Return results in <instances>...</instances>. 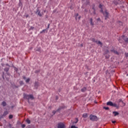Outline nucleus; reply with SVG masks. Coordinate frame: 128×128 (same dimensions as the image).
<instances>
[{
    "label": "nucleus",
    "mask_w": 128,
    "mask_h": 128,
    "mask_svg": "<svg viewBox=\"0 0 128 128\" xmlns=\"http://www.w3.org/2000/svg\"><path fill=\"white\" fill-rule=\"evenodd\" d=\"M24 98H26V100H34V96L32 94H24Z\"/></svg>",
    "instance_id": "f257e3e1"
},
{
    "label": "nucleus",
    "mask_w": 128,
    "mask_h": 128,
    "mask_svg": "<svg viewBox=\"0 0 128 128\" xmlns=\"http://www.w3.org/2000/svg\"><path fill=\"white\" fill-rule=\"evenodd\" d=\"M90 120H92L93 122H96V120H98V118L96 116L94 115H90Z\"/></svg>",
    "instance_id": "f03ea898"
},
{
    "label": "nucleus",
    "mask_w": 128,
    "mask_h": 128,
    "mask_svg": "<svg viewBox=\"0 0 128 128\" xmlns=\"http://www.w3.org/2000/svg\"><path fill=\"white\" fill-rule=\"evenodd\" d=\"M60 110H64V108L62 107H60L56 111V110H53L52 112V114H56V112H60Z\"/></svg>",
    "instance_id": "7ed1b4c3"
},
{
    "label": "nucleus",
    "mask_w": 128,
    "mask_h": 128,
    "mask_svg": "<svg viewBox=\"0 0 128 128\" xmlns=\"http://www.w3.org/2000/svg\"><path fill=\"white\" fill-rule=\"evenodd\" d=\"M57 128H64V124L62 122L58 123L57 124Z\"/></svg>",
    "instance_id": "20e7f679"
},
{
    "label": "nucleus",
    "mask_w": 128,
    "mask_h": 128,
    "mask_svg": "<svg viewBox=\"0 0 128 128\" xmlns=\"http://www.w3.org/2000/svg\"><path fill=\"white\" fill-rule=\"evenodd\" d=\"M102 12H103L104 16L106 17V20L108 18V13L106 10L104 12H103L102 9H101Z\"/></svg>",
    "instance_id": "39448f33"
},
{
    "label": "nucleus",
    "mask_w": 128,
    "mask_h": 128,
    "mask_svg": "<svg viewBox=\"0 0 128 128\" xmlns=\"http://www.w3.org/2000/svg\"><path fill=\"white\" fill-rule=\"evenodd\" d=\"M36 14H37L39 16H42L44 14V13L40 12V10H36Z\"/></svg>",
    "instance_id": "423d86ee"
},
{
    "label": "nucleus",
    "mask_w": 128,
    "mask_h": 128,
    "mask_svg": "<svg viewBox=\"0 0 128 128\" xmlns=\"http://www.w3.org/2000/svg\"><path fill=\"white\" fill-rule=\"evenodd\" d=\"M114 103L112 102H108L106 103L107 106H112V104Z\"/></svg>",
    "instance_id": "0eeeda50"
},
{
    "label": "nucleus",
    "mask_w": 128,
    "mask_h": 128,
    "mask_svg": "<svg viewBox=\"0 0 128 128\" xmlns=\"http://www.w3.org/2000/svg\"><path fill=\"white\" fill-rule=\"evenodd\" d=\"M112 52H113L114 54H118V51H116L114 50H111Z\"/></svg>",
    "instance_id": "6e6552de"
},
{
    "label": "nucleus",
    "mask_w": 128,
    "mask_h": 128,
    "mask_svg": "<svg viewBox=\"0 0 128 128\" xmlns=\"http://www.w3.org/2000/svg\"><path fill=\"white\" fill-rule=\"evenodd\" d=\"M90 20L91 26H94V22H92V18H90Z\"/></svg>",
    "instance_id": "1a4fd4ad"
},
{
    "label": "nucleus",
    "mask_w": 128,
    "mask_h": 128,
    "mask_svg": "<svg viewBox=\"0 0 128 128\" xmlns=\"http://www.w3.org/2000/svg\"><path fill=\"white\" fill-rule=\"evenodd\" d=\"M97 44H100V46H102V42L100 40L97 41L96 42Z\"/></svg>",
    "instance_id": "9d476101"
},
{
    "label": "nucleus",
    "mask_w": 128,
    "mask_h": 128,
    "mask_svg": "<svg viewBox=\"0 0 128 128\" xmlns=\"http://www.w3.org/2000/svg\"><path fill=\"white\" fill-rule=\"evenodd\" d=\"M86 87H84L81 89V92H86Z\"/></svg>",
    "instance_id": "9b49d317"
},
{
    "label": "nucleus",
    "mask_w": 128,
    "mask_h": 128,
    "mask_svg": "<svg viewBox=\"0 0 128 128\" xmlns=\"http://www.w3.org/2000/svg\"><path fill=\"white\" fill-rule=\"evenodd\" d=\"M113 114H114V116H118V114H119L118 112H114Z\"/></svg>",
    "instance_id": "f8f14e48"
},
{
    "label": "nucleus",
    "mask_w": 128,
    "mask_h": 128,
    "mask_svg": "<svg viewBox=\"0 0 128 128\" xmlns=\"http://www.w3.org/2000/svg\"><path fill=\"white\" fill-rule=\"evenodd\" d=\"M7 114H8V112L5 111L3 114L4 116H6Z\"/></svg>",
    "instance_id": "ddd939ff"
},
{
    "label": "nucleus",
    "mask_w": 128,
    "mask_h": 128,
    "mask_svg": "<svg viewBox=\"0 0 128 128\" xmlns=\"http://www.w3.org/2000/svg\"><path fill=\"white\" fill-rule=\"evenodd\" d=\"M82 118H88V114H83Z\"/></svg>",
    "instance_id": "4468645a"
},
{
    "label": "nucleus",
    "mask_w": 128,
    "mask_h": 128,
    "mask_svg": "<svg viewBox=\"0 0 128 128\" xmlns=\"http://www.w3.org/2000/svg\"><path fill=\"white\" fill-rule=\"evenodd\" d=\"M2 106H6V102L4 101L2 102Z\"/></svg>",
    "instance_id": "2eb2a0df"
},
{
    "label": "nucleus",
    "mask_w": 128,
    "mask_h": 128,
    "mask_svg": "<svg viewBox=\"0 0 128 128\" xmlns=\"http://www.w3.org/2000/svg\"><path fill=\"white\" fill-rule=\"evenodd\" d=\"M92 40L93 42H96V44L98 42V40H96L94 38H92Z\"/></svg>",
    "instance_id": "dca6fc26"
},
{
    "label": "nucleus",
    "mask_w": 128,
    "mask_h": 128,
    "mask_svg": "<svg viewBox=\"0 0 128 128\" xmlns=\"http://www.w3.org/2000/svg\"><path fill=\"white\" fill-rule=\"evenodd\" d=\"M26 122H27V124H30V120H28V119H27L26 120Z\"/></svg>",
    "instance_id": "f3484780"
},
{
    "label": "nucleus",
    "mask_w": 128,
    "mask_h": 128,
    "mask_svg": "<svg viewBox=\"0 0 128 128\" xmlns=\"http://www.w3.org/2000/svg\"><path fill=\"white\" fill-rule=\"evenodd\" d=\"M112 106H114V108H118V105H116V104L115 103H113Z\"/></svg>",
    "instance_id": "a211bd4d"
},
{
    "label": "nucleus",
    "mask_w": 128,
    "mask_h": 128,
    "mask_svg": "<svg viewBox=\"0 0 128 128\" xmlns=\"http://www.w3.org/2000/svg\"><path fill=\"white\" fill-rule=\"evenodd\" d=\"M30 79L28 78L26 80V82H30Z\"/></svg>",
    "instance_id": "6ab92c4d"
},
{
    "label": "nucleus",
    "mask_w": 128,
    "mask_h": 128,
    "mask_svg": "<svg viewBox=\"0 0 128 128\" xmlns=\"http://www.w3.org/2000/svg\"><path fill=\"white\" fill-rule=\"evenodd\" d=\"M12 118H14V116L10 114L9 116V118L10 120H12Z\"/></svg>",
    "instance_id": "aec40b11"
},
{
    "label": "nucleus",
    "mask_w": 128,
    "mask_h": 128,
    "mask_svg": "<svg viewBox=\"0 0 128 128\" xmlns=\"http://www.w3.org/2000/svg\"><path fill=\"white\" fill-rule=\"evenodd\" d=\"M34 26H31L30 28L29 29V30H34Z\"/></svg>",
    "instance_id": "412c9836"
},
{
    "label": "nucleus",
    "mask_w": 128,
    "mask_h": 128,
    "mask_svg": "<svg viewBox=\"0 0 128 128\" xmlns=\"http://www.w3.org/2000/svg\"><path fill=\"white\" fill-rule=\"evenodd\" d=\"M8 70H9L8 68H5L4 69V70L5 72H8Z\"/></svg>",
    "instance_id": "4be33fe9"
},
{
    "label": "nucleus",
    "mask_w": 128,
    "mask_h": 128,
    "mask_svg": "<svg viewBox=\"0 0 128 128\" xmlns=\"http://www.w3.org/2000/svg\"><path fill=\"white\" fill-rule=\"evenodd\" d=\"M78 122V118H76V122H75L74 124H77Z\"/></svg>",
    "instance_id": "5701e85b"
},
{
    "label": "nucleus",
    "mask_w": 128,
    "mask_h": 128,
    "mask_svg": "<svg viewBox=\"0 0 128 128\" xmlns=\"http://www.w3.org/2000/svg\"><path fill=\"white\" fill-rule=\"evenodd\" d=\"M22 128H26V124H22Z\"/></svg>",
    "instance_id": "b1692460"
},
{
    "label": "nucleus",
    "mask_w": 128,
    "mask_h": 128,
    "mask_svg": "<svg viewBox=\"0 0 128 128\" xmlns=\"http://www.w3.org/2000/svg\"><path fill=\"white\" fill-rule=\"evenodd\" d=\"M104 110H108L109 109L108 107H104Z\"/></svg>",
    "instance_id": "393cba45"
},
{
    "label": "nucleus",
    "mask_w": 128,
    "mask_h": 128,
    "mask_svg": "<svg viewBox=\"0 0 128 128\" xmlns=\"http://www.w3.org/2000/svg\"><path fill=\"white\" fill-rule=\"evenodd\" d=\"M71 128H78V127H76V126H71Z\"/></svg>",
    "instance_id": "a878e982"
},
{
    "label": "nucleus",
    "mask_w": 128,
    "mask_h": 128,
    "mask_svg": "<svg viewBox=\"0 0 128 128\" xmlns=\"http://www.w3.org/2000/svg\"><path fill=\"white\" fill-rule=\"evenodd\" d=\"M92 12H96V10L94 9V8L93 7L92 9Z\"/></svg>",
    "instance_id": "bb28decb"
},
{
    "label": "nucleus",
    "mask_w": 128,
    "mask_h": 128,
    "mask_svg": "<svg viewBox=\"0 0 128 128\" xmlns=\"http://www.w3.org/2000/svg\"><path fill=\"white\" fill-rule=\"evenodd\" d=\"M124 39L125 40V42H128V38H124Z\"/></svg>",
    "instance_id": "cd10ccee"
},
{
    "label": "nucleus",
    "mask_w": 128,
    "mask_h": 128,
    "mask_svg": "<svg viewBox=\"0 0 128 128\" xmlns=\"http://www.w3.org/2000/svg\"><path fill=\"white\" fill-rule=\"evenodd\" d=\"M20 84H24V82L20 81Z\"/></svg>",
    "instance_id": "c85d7f7f"
},
{
    "label": "nucleus",
    "mask_w": 128,
    "mask_h": 128,
    "mask_svg": "<svg viewBox=\"0 0 128 128\" xmlns=\"http://www.w3.org/2000/svg\"><path fill=\"white\" fill-rule=\"evenodd\" d=\"M44 32H46V30H43L42 31L40 32V34H42Z\"/></svg>",
    "instance_id": "c756f323"
},
{
    "label": "nucleus",
    "mask_w": 128,
    "mask_h": 128,
    "mask_svg": "<svg viewBox=\"0 0 128 128\" xmlns=\"http://www.w3.org/2000/svg\"><path fill=\"white\" fill-rule=\"evenodd\" d=\"M97 20H98V22H100V18H98L97 19Z\"/></svg>",
    "instance_id": "7c9ffc66"
},
{
    "label": "nucleus",
    "mask_w": 128,
    "mask_h": 128,
    "mask_svg": "<svg viewBox=\"0 0 128 128\" xmlns=\"http://www.w3.org/2000/svg\"><path fill=\"white\" fill-rule=\"evenodd\" d=\"M125 54H126V57L128 56V53H126Z\"/></svg>",
    "instance_id": "2f4dec72"
},
{
    "label": "nucleus",
    "mask_w": 128,
    "mask_h": 128,
    "mask_svg": "<svg viewBox=\"0 0 128 128\" xmlns=\"http://www.w3.org/2000/svg\"><path fill=\"white\" fill-rule=\"evenodd\" d=\"M23 78L24 80H26V76H23Z\"/></svg>",
    "instance_id": "473e14b6"
},
{
    "label": "nucleus",
    "mask_w": 128,
    "mask_h": 128,
    "mask_svg": "<svg viewBox=\"0 0 128 128\" xmlns=\"http://www.w3.org/2000/svg\"><path fill=\"white\" fill-rule=\"evenodd\" d=\"M102 4H100V8H102Z\"/></svg>",
    "instance_id": "72a5a7b5"
},
{
    "label": "nucleus",
    "mask_w": 128,
    "mask_h": 128,
    "mask_svg": "<svg viewBox=\"0 0 128 128\" xmlns=\"http://www.w3.org/2000/svg\"><path fill=\"white\" fill-rule=\"evenodd\" d=\"M112 124H116V121H112Z\"/></svg>",
    "instance_id": "f704fd0d"
},
{
    "label": "nucleus",
    "mask_w": 128,
    "mask_h": 128,
    "mask_svg": "<svg viewBox=\"0 0 128 128\" xmlns=\"http://www.w3.org/2000/svg\"><path fill=\"white\" fill-rule=\"evenodd\" d=\"M47 28H50V24H48Z\"/></svg>",
    "instance_id": "c9c22d12"
},
{
    "label": "nucleus",
    "mask_w": 128,
    "mask_h": 128,
    "mask_svg": "<svg viewBox=\"0 0 128 128\" xmlns=\"http://www.w3.org/2000/svg\"><path fill=\"white\" fill-rule=\"evenodd\" d=\"M56 100H58V96H56Z\"/></svg>",
    "instance_id": "e433bc0d"
},
{
    "label": "nucleus",
    "mask_w": 128,
    "mask_h": 128,
    "mask_svg": "<svg viewBox=\"0 0 128 128\" xmlns=\"http://www.w3.org/2000/svg\"><path fill=\"white\" fill-rule=\"evenodd\" d=\"M106 54H108V50H107L106 51Z\"/></svg>",
    "instance_id": "4c0bfd02"
},
{
    "label": "nucleus",
    "mask_w": 128,
    "mask_h": 128,
    "mask_svg": "<svg viewBox=\"0 0 128 128\" xmlns=\"http://www.w3.org/2000/svg\"><path fill=\"white\" fill-rule=\"evenodd\" d=\"M120 24H122V22H119Z\"/></svg>",
    "instance_id": "58836bf2"
},
{
    "label": "nucleus",
    "mask_w": 128,
    "mask_h": 128,
    "mask_svg": "<svg viewBox=\"0 0 128 128\" xmlns=\"http://www.w3.org/2000/svg\"><path fill=\"white\" fill-rule=\"evenodd\" d=\"M26 18H28V15H26Z\"/></svg>",
    "instance_id": "ea45409f"
},
{
    "label": "nucleus",
    "mask_w": 128,
    "mask_h": 128,
    "mask_svg": "<svg viewBox=\"0 0 128 128\" xmlns=\"http://www.w3.org/2000/svg\"><path fill=\"white\" fill-rule=\"evenodd\" d=\"M78 20H80V16L78 17Z\"/></svg>",
    "instance_id": "a19ab883"
},
{
    "label": "nucleus",
    "mask_w": 128,
    "mask_h": 128,
    "mask_svg": "<svg viewBox=\"0 0 128 128\" xmlns=\"http://www.w3.org/2000/svg\"><path fill=\"white\" fill-rule=\"evenodd\" d=\"M82 46V44L81 45H80V46Z\"/></svg>",
    "instance_id": "79ce46f5"
},
{
    "label": "nucleus",
    "mask_w": 128,
    "mask_h": 128,
    "mask_svg": "<svg viewBox=\"0 0 128 128\" xmlns=\"http://www.w3.org/2000/svg\"><path fill=\"white\" fill-rule=\"evenodd\" d=\"M35 86H36V84H35Z\"/></svg>",
    "instance_id": "37998d69"
},
{
    "label": "nucleus",
    "mask_w": 128,
    "mask_h": 128,
    "mask_svg": "<svg viewBox=\"0 0 128 128\" xmlns=\"http://www.w3.org/2000/svg\"><path fill=\"white\" fill-rule=\"evenodd\" d=\"M16 70H18V68H16Z\"/></svg>",
    "instance_id": "c03bdc74"
},
{
    "label": "nucleus",
    "mask_w": 128,
    "mask_h": 128,
    "mask_svg": "<svg viewBox=\"0 0 128 128\" xmlns=\"http://www.w3.org/2000/svg\"><path fill=\"white\" fill-rule=\"evenodd\" d=\"M76 16H78V14H77Z\"/></svg>",
    "instance_id": "a18cd8bd"
}]
</instances>
